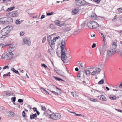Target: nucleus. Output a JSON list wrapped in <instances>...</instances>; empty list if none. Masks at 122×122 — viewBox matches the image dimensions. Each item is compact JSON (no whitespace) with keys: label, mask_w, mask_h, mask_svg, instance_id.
I'll use <instances>...</instances> for the list:
<instances>
[{"label":"nucleus","mask_w":122,"mask_h":122,"mask_svg":"<svg viewBox=\"0 0 122 122\" xmlns=\"http://www.w3.org/2000/svg\"><path fill=\"white\" fill-rule=\"evenodd\" d=\"M66 49L65 46H61V60L64 63L66 62V60L67 59V57L65 51Z\"/></svg>","instance_id":"obj_1"},{"label":"nucleus","mask_w":122,"mask_h":122,"mask_svg":"<svg viewBox=\"0 0 122 122\" xmlns=\"http://www.w3.org/2000/svg\"><path fill=\"white\" fill-rule=\"evenodd\" d=\"M66 25V27L62 30V32H61V37L64 36L66 35L65 32H67L70 31L73 28V25L70 24L69 25H67V24L64 25Z\"/></svg>","instance_id":"obj_2"},{"label":"nucleus","mask_w":122,"mask_h":122,"mask_svg":"<svg viewBox=\"0 0 122 122\" xmlns=\"http://www.w3.org/2000/svg\"><path fill=\"white\" fill-rule=\"evenodd\" d=\"M112 48H111V50L107 51V54L108 55L111 56L113 53L115 52L116 51V50L117 47V44L115 42H113L112 44Z\"/></svg>","instance_id":"obj_3"},{"label":"nucleus","mask_w":122,"mask_h":122,"mask_svg":"<svg viewBox=\"0 0 122 122\" xmlns=\"http://www.w3.org/2000/svg\"><path fill=\"white\" fill-rule=\"evenodd\" d=\"M13 28V27L11 26H7L5 28L3 29L1 32V35L4 36H8V34L10 32V30L9 28Z\"/></svg>","instance_id":"obj_4"},{"label":"nucleus","mask_w":122,"mask_h":122,"mask_svg":"<svg viewBox=\"0 0 122 122\" xmlns=\"http://www.w3.org/2000/svg\"><path fill=\"white\" fill-rule=\"evenodd\" d=\"M50 117L51 119L57 120L60 118L61 115L58 113H53L50 115Z\"/></svg>","instance_id":"obj_5"},{"label":"nucleus","mask_w":122,"mask_h":122,"mask_svg":"<svg viewBox=\"0 0 122 122\" xmlns=\"http://www.w3.org/2000/svg\"><path fill=\"white\" fill-rule=\"evenodd\" d=\"M23 44L30 46L31 44V40L29 38L26 37H24L23 38Z\"/></svg>","instance_id":"obj_6"},{"label":"nucleus","mask_w":122,"mask_h":122,"mask_svg":"<svg viewBox=\"0 0 122 122\" xmlns=\"http://www.w3.org/2000/svg\"><path fill=\"white\" fill-rule=\"evenodd\" d=\"M58 47L56 50V52L57 56L59 57H61V43L57 44Z\"/></svg>","instance_id":"obj_7"},{"label":"nucleus","mask_w":122,"mask_h":122,"mask_svg":"<svg viewBox=\"0 0 122 122\" xmlns=\"http://www.w3.org/2000/svg\"><path fill=\"white\" fill-rule=\"evenodd\" d=\"M85 1L84 0H75V3L79 6H84L85 5Z\"/></svg>","instance_id":"obj_8"},{"label":"nucleus","mask_w":122,"mask_h":122,"mask_svg":"<svg viewBox=\"0 0 122 122\" xmlns=\"http://www.w3.org/2000/svg\"><path fill=\"white\" fill-rule=\"evenodd\" d=\"M51 37L50 35L48 37L47 39L50 46L51 47L54 46V43L53 40L51 39Z\"/></svg>","instance_id":"obj_9"},{"label":"nucleus","mask_w":122,"mask_h":122,"mask_svg":"<svg viewBox=\"0 0 122 122\" xmlns=\"http://www.w3.org/2000/svg\"><path fill=\"white\" fill-rule=\"evenodd\" d=\"M17 12L16 11H14L8 13L7 16H9L12 17H15L17 15Z\"/></svg>","instance_id":"obj_10"},{"label":"nucleus","mask_w":122,"mask_h":122,"mask_svg":"<svg viewBox=\"0 0 122 122\" xmlns=\"http://www.w3.org/2000/svg\"><path fill=\"white\" fill-rule=\"evenodd\" d=\"M71 18H70L66 21L61 22V26L64 25L65 24H67H67H69V25L70 24L72 25V24H71L72 23V21L69 20V19Z\"/></svg>","instance_id":"obj_11"},{"label":"nucleus","mask_w":122,"mask_h":122,"mask_svg":"<svg viewBox=\"0 0 122 122\" xmlns=\"http://www.w3.org/2000/svg\"><path fill=\"white\" fill-rule=\"evenodd\" d=\"M6 57L7 59H11L13 56V54L12 52H9L6 54Z\"/></svg>","instance_id":"obj_12"},{"label":"nucleus","mask_w":122,"mask_h":122,"mask_svg":"<svg viewBox=\"0 0 122 122\" xmlns=\"http://www.w3.org/2000/svg\"><path fill=\"white\" fill-rule=\"evenodd\" d=\"M95 22L94 21H89L87 24V26L89 28L91 29H94V25H92V24Z\"/></svg>","instance_id":"obj_13"},{"label":"nucleus","mask_w":122,"mask_h":122,"mask_svg":"<svg viewBox=\"0 0 122 122\" xmlns=\"http://www.w3.org/2000/svg\"><path fill=\"white\" fill-rule=\"evenodd\" d=\"M0 23L5 24H7V19L6 17H4L0 19Z\"/></svg>","instance_id":"obj_14"},{"label":"nucleus","mask_w":122,"mask_h":122,"mask_svg":"<svg viewBox=\"0 0 122 122\" xmlns=\"http://www.w3.org/2000/svg\"><path fill=\"white\" fill-rule=\"evenodd\" d=\"M7 114L9 117H12L14 115L15 113L13 111H10L7 113Z\"/></svg>","instance_id":"obj_15"},{"label":"nucleus","mask_w":122,"mask_h":122,"mask_svg":"<svg viewBox=\"0 0 122 122\" xmlns=\"http://www.w3.org/2000/svg\"><path fill=\"white\" fill-rule=\"evenodd\" d=\"M5 95L10 96L13 95V93L9 91H5L4 92Z\"/></svg>","instance_id":"obj_16"},{"label":"nucleus","mask_w":122,"mask_h":122,"mask_svg":"<svg viewBox=\"0 0 122 122\" xmlns=\"http://www.w3.org/2000/svg\"><path fill=\"white\" fill-rule=\"evenodd\" d=\"M6 109L3 106H1L0 107V111L1 112H5L6 111Z\"/></svg>","instance_id":"obj_17"},{"label":"nucleus","mask_w":122,"mask_h":122,"mask_svg":"<svg viewBox=\"0 0 122 122\" xmlns=\"http://www.w3.org/2000/svg\"><path fill=\"white\" fill-rule=\"evenodd\" d=\"M7 24L11 23L13 21V19L11 18H6Z\"/></svg>","instance_id":"obj_18"},{"label":"nucleus","mask_w":122,"mask_h":122,"mask_svg":"<svg viewBox=\"0 0 122 122\" xmlns=\"http://www.w3.org/2000/svg\"><path fill=\"white\" fill-rule=\"evenodd\" d=\"M100 97L99 99L103 101H106L107 100L105 96L103 95H102L101 96H99L98 97Z\"/></svg>","instance_id":"obj_19"},{"label":"nucleus","mask_w":122,"mask_h":122,"mask_svg":"<svg viewBox=\"0 0 122 122\" xmlns=\"http://www.w3.org/2000/svg\"><path fill=\"white\" fill-rule=\"evenodd\" d=\"M60 22L58 20H56L54 21V23L57 25L61 27V24H60Z\"/></svg>","instance_id":"obj_20"},{"label":"nucleus","mask_w":122,"mask_h":122,"mask_svg":"<svg viewBox=\"0 0 122 122\" xmlns=\"http://www.w3.org/2000/svg\"><path fill=\"white\" fill-rule=\"evenodd\" d=\"M79 10L77 8L73 9L72 10V12L75 14H76L79 12Z\"/></svg>","instance_id":"obj_21"},{"label":"nucleus","mask_w":122,"mask_h":122,"mask_svg":"<svg viewBox=\"0 0 122 122\" xmlns=\"http://www.w3.org/2000/svg\"><path fill=\"white\" fill-rule=\"evenodd\" d=\"M37 116V115L36 113H35L33 115H30V119H34Z\"/></svg>","instance_id":"obj_22"},{"label":"nucleus","mask_w":122,"mask_h":122,"mask_svg":"<svg viewBox=\"0 0 122 122\" xmlns=\"http://www.w3.org/2000/svg\"><path fill=\"white\" fill-rule=\"evenodd\" d=\"M117 92L119 93V96H117V97L118 98L121 97H122V95L120 94L121 93L122 94V90H117Z\"/></svg>","instance_id":"obj_23"},{"label":"nucleus","mask_w":122,"mask_h":122,"mask_svg":"<svg viewBox=\"0 0 122 122\" xmlns=\"http://www.w3.org/2000/svg\"><path fill=\"white\" fill-rule=\"evenodd\" d=\"M15 49L14 46L12 45L10 46L9 47L8 50L10 51H13Z\"/></svg>","instance_id":"obj_24"},{"label":"nucleus","mask_w":122,"mask_h":122,"mask_svg":"<svg viewBox=\"0 0 122 122\" xmlns=\"http://www.w3.org/2000/svg\"><path fill=\"white\" fill-rule=\"evenodd\" d=\"M66 41V40L65 39H62V40H61V46L62 45V46H65V41Z\"/></svg>","instance_id":"obj_25"},{"label":"nucleus","mask_w":122,"mask_h":122,"mask_svg":"<svg viewBox=\"0 0 122 122\" xmlns=\"http://www.w3.org/2000/svg\"><path fill=\"white\" fill-rule=\"evenodd\" d=\"M11 70L13 72H15L17 74L20 75V74L18 71H17L14 68H12L11 69Z\"/></svg>","instance_id":"obj_26"},{"label":"nucleus","mask_w":122,"mask_h":122,"mask_svg":"<svg viewBox=\"0 0 122 122\" xmlns=\"http://www.w3.org/2000/svg\"><path fill=\"white\" fill-rule=\"evenodd\" d=\"M91 17L92 19H95L97 18V16L96 14H94L91 16Z\"/></svg>","instance_id":"obj_27"},{"label":"nucleus","mask_w":122,"mask_h":122,"mask_svg":"<svg viewBox=\"0 0 122 122\" xmlns=\"http://www.w3.org/2000/svg\"><path fill=\"white\" fill-rule=\"evenodd\" d=\"M15 7L13 6L10 8H8L6 10L7 11H10L12 10Z\"/></svg>","instance_id":"obj_28"},{"label":"nucleus","mask_w":122,"mask_h":122,"mask_svg":"<svg viewBox=\"0 0 122 122\" xmlns=\"http://www.w3.org/2000/svg\"><path fill=\"white\" fill-rule=\"evenodd\" d=\"M71 93L72 95L75 97H78V95L75 92H72Z\"/></svg>","instance_id":"obj_29"},{"label":"nucleus","mask_w":122,"mask_h":122,"mask_svg":"<svg viewBox=\"0 0 122 122\" xmlns=\"http://www.w3.org/2000/svg\"><path fill=\"white\" fill-rule=\"evenodd\" d=\"M10 73L9 72L7 74H5L3 75V77L4 78L5 77L7 76H10Z\"/></svg>","instance_id":"obj_30"},{"label":"nucleus","mask_w":122,"mask_h":122,"mask_svg":"<svg viewBox=\"0 0 122 122\" xmlns=\"http://www.w3.org/2000/svg\"><path fill=\"white\" fill-rule=\"evenodd\" d=\"M104 83V79H103L101 80L98 83V84L99 85L102 84H103Z\"/></svg>","instance_id":"obj_31"},{"label":"nucleus","mask_w":122,"mask_h":122,"mask_svg":"<svg viewBox=\"0 0 122 122\" xmlns=\"http://www.w3.org/2000/svg\"><path fill=\"white\" fill-rule=\"evenodd\" d=\"M109 97L110 99L112 100H115L116 98V97L115 96H109Z\"/></svg>","instance_id":"obj_32"},{"label":"nucleus","mask_w":122,"mask_h":122,"mask_svg":"<svg viewBox=\"0 0 122 122\" xmlns=\"http://www.w3.org/2000/svg\"><path fill=\"white\" fill-rule=\"evenodd\" d=\"M50 27L52 29H54L56 27L54 25L51 24L50 25Z\"/></svg>","instance_id":"obj_33"},{"label":"nucleus","mask_w":122,"mask_h":122,"mask_svg":"<svg viewBox=\"0 0 122 122\" xmlns=\"http://www.w3.org/2000/svg\"><path fill=\"white\" fill-rule=\"evenodd\" d=\"M81 72L82 71H79V72L77 76V77H80L81 76Z\"/></svg>","instance_id":"obj_34"},{"label":"nucleus","mask_w":122,"mask_h":122,"mask_svg":"<svg viewBox=\"0 0 122 122\" xmlns=\"http://www.w3.org/2000/svg\"><path fill=\"white\" fill-rule=\"evenodd\" d=\"M101 71V70L100 68H96V69L95 71L97 72V73L98 74V73Z\"/></svg>","instance_id":"obj_35"},{"label":"nucleus","mask_w":122,"mask_h":122,"mask_svg":"<svg viewBox=\"0 0 122 122\" xmlns=\"http://www.w3.org/2000/svg\"><path fill=\"white\" fill-rule=\"evenodd\" d=\"M16 97H14L11 98V101L12 102H14L16 101Z\"/></svg>","instance_id":"obj_36"},{"label":"nucleus","mask_w":122,"mask_h":122,"mask_svg":"<svg viewBox=\"0 0 122 122\" xmlns=\"http://www.w3.org/2000/svg\"><path fill=\"white\" fill-rule=\"evenodd\" d=\"M85 72L87 75H89L90 73V71L89 70H86L85 71Z\"/></svg>","instance_id":"obj_37"},{"label":"nucleus","mask_w":122,"mask_h":122,"mask_svg":"<svg viewBox=\"0 0 122 122\" xmlns=\"http://www.w3.org/2000/svg\"><path fill=\"white\" fill-rule=\"evenodd\" d=\"M105 51V50L103 48L100 49V54L101 55Z\"/></svg>","instance_id":"obj_38"},{"label":"nucleus","mask_w":122,"mask_h":122,"mask_svg":"<svg viewBox=\"0 0 122 122\" xmlns=\"http://www.w3.org/2000/svg\"><path fill=\"white\" fill-rule=\"evenodd\" d=\"M117 15H115L114 18L112 19V21H117Z\"/></svg>","instance_id":"obj_39"},{"label":"nucleus","mask_w":122,"mask_h":122,"mask_svg":"<svg viewBox=\"0 0 122 122\" xmlns=\"http://www.w3.org/2000/svg\"><path fill=\"white\" fill-rule=\"evenodd\" d=\"M22 115L23 117H25V118H27V116H26L25 113L24 111H23L22 113Z\"/></svg>","instance_id":"obj_40"},{"label":"nucleus","mask_w":122,"mask_h":122,"mask_svg":"<svg viewBox=\"0 0 122 122\" xmlns=\"http://www.w3.org/2000/svg\"><path fill=\"white\" fill-rule=\"evenodd\" d=\"M85 5H88L89 6H91L92 5V4L90 3H89L87 2H86L85 1Z\"/></svg>","instance_id":"obj_41"},{"label":"nucleus","mask_w":122,"mask_h":122,"mask_svg":"<svg viewBox=\"0 0 122 122\" xmlns=\"http://www.w3.org/2000/svg\"><path fill=\"white\" fill-rule=\"evenodd\" d=\"M61 77L63 78H66L64 72H61Z\"/></svg>","instance_id":"obj_42"},{"label":"nucleus","mask_w":122,"mask_h":122,"mask_svg":"<svg viewBox=\"0 0 122 122\" xmlns=\"http://www.w3.org/2000/svg\"><path fill=\"white\" fill-rule=\"evenodd\" d=\"M52 50L51 49H49L48 50V52L51 55L52 54Z\"/></svg>","instance_id":"obj_43"},{"label":"nucleus","mask_w":122,"mask_h":122,"mask_svg":"<svg viewBox=\"0 0 122 122\" xmlns=\"http://www.w3.org/2000/svg\"><path fill=\"white\" fill-rule=\"evenodd\" d=\"M59 36H57L56 37H54L53 39V40L54 41V42L55 41H56L59 38Z\"/></svg>","instance_id":"obj_44"},{"label":"nucleus","mask_w":122,"mask_h":122,"mask_svg":"<svg viewBox=\"0 0 122 122\" xmlns=\"http://www.w3.org/2000/svg\"><path fill=\"white\" fill-rule=\"evenodd\" d=\"M92 74L93 76L97 75V72H96L95 71H93L92 73Z\"/></svg>","instance_id":"obj_45"},{"label":"nucleus","mask_w":122,"mask_h":122,"mask_svg":"<svg viewBox=\"0 0 122 122\" xmlns=\"http://www.w3.org/2000/svg\"><path fill=\"white\" fill-rule=\"evenodd\" d=\"M42 110H43L44 111H46V109L45 107L44 106L42 105L41 106Z\"/></svg>","instance_id":"obj_46"},{"label":"nucleus","mask_w":122,"mask_h":122,"mask_svg":"<svg viewBox=\"0 0 122 122\" xmlns=\"http://www.w3.org/2000/svg\"><path fill=\"white\" fill-rule=\"evenodd\" d=\"M50 91L51 92H52L53 94H54L56 95H58V93L56 92H55L54 91L50 90Z\"/></svg>","instance_id":"obj_47"},{"label":"nucleus","mask_w":122,"mask_h":122,"mask_svg":"<svg viewBox=\"0 0 122 122\" xmlns=\"http://www.w3.org/2000/svg\"><path fill=\"white\" fill-rule=\"evenodd\" d=\"M54 13V12H51V13H47V16H50L53 15Z\"/></svg>","instance_id":"obj_48"},{"label":"nucleus","mask_w":122,"mask_h":122,"mask_svg":"<svg viewBox=\"0 0 122 122\" xmlns=\"http://www.w3.org/2000/svg\"><path fill=\"white\" fill-rule=\"evenodd\" d=\"M54 77L55 78V79L56 80L58 81L61 80V78H60L56 77L55 76H54Z\"/></svg>","instance_id":"obj_49"},{"label":"nucleus","mask_w":122,"mask_h":122,"mask_svg":"<svg viewBox=\"0 0 122 122\" xmlns=\"http://www.w3.org/2000/svg\"><path fill=\"white\" fill-rule=\"evenodd\" d=\"M96 26H94V29H96L99 26V25L96 22Z\"/></svg>","instance_id":"obj_50"},{"label":"nucleus","mask_w":122,"mask_h":122,"mask_svg":"<svg viewBox=\"0 0 122 122\" xmlns=\"http://www.w3.org/2000/svg\"><path fill=\"white\" fill-rule=\"evenodd\" d=\"M23 100L21 99H19L18 100V101L19 103H21L23 102Z\"/></svg>","instance_id":"obj_51"},{"label":"nucleus","mask_w":122,"mask_h":122,"mask_svg":"<svg viewBox=\"0 0 122 122\" xmlns=\"http://www.w3.org/2000/svg\"><path fill=\"white\" fill-rule=\"evenodd\" d=\"M5 53H3L2 55L1 58L2 59H4L5 58Z\"/></svg>","instance_id":"obj_52"},{"label":"nucleus","mask_w":122,"mask_h":122,"mask_svg":"<svg viewBox=\"0 0 122 122\" xmlns=\"http://www.w3.org/2000/svg\"><path fill=\"white\" fill-rule=\"evenodd\" d=\"M46 40V37H44L43 38V40L42 41V42L43 43L45 42V41Z\"/></svg>","instance_id":"obj_53"},{"label":"nucleus","mask_w":122,"mask_h":122,"mask_svg":"<svg viewBox=\"0 0 122 122\" xmlns=\"http://www.w3.org/2000/svg\"><path fill=\"white\" fill-rule=\"evenodd\" d=\"M56 72L58 74L60 75H61V71L60 70H57Z\"/></svg>","instance_id":"obj_54"},{"label":"nucleus","mask_w":122,"mask_h":122,"mask_svg":"<svg viewBox=\"0 0 122 122\" xmlns=\"http://www.w3.org/2000/svg\"><path fill=\"white\" fill-rule=\"evenodd\" d=\"M94 1L97 3V4H99L100 2V0H93Z\"/></svg>","instance_id":"obj_55"},{"label":"nucleus","mask_w":122,"mask_h":122,"mask_svg":"<svg viewBox=\"0 0 122 122\" xmlns=\"http://www.w3.org/2000/svg\"><path fill=\"white\" fill-rule=\"evenodd\" d=\"M118 11L119 13H121L122 12V9L120 8L118 9Z\"/></svg>","instance_id":"obj_56"},{"label":"nucleus","mask_w":122,"mask_h":122,"mask_svg":"<svg viewBox=\"0 0 122 122\" xmlns=\"http://www.w3.org/2000/svg\"><path fill=\"white\" fill-rule=\"evenodd\" d=\"M15 23L16 24H20V22L19 20H17L15 21Z\"/></svg>","instance_id":"obj_57"},{"label":"nucleus","mask_w":122,"mask_h":122,"mask_svg":"<svg viewBox=\"0 0 122 122\" xmlns=\"http://www.w3.org/2000/svg\"><path fill=\"white\" fill-rule=\"evenodd\" d=\"M25 34V33L24 32H20V35L21 36H23Z\"/></svg>","instance_id":"obj_58"},{"label":"nucleus","mask_w":122,"mask_h":122,"mask_svg":"<svg viewBox=\"0 0 122 122\" xmlns=\"http://www.w3.org/2000/svg\"><path fill=\"white\" fill-rule=\"evenodd\" d=\"M40 89L41 90V91L43 92H44L45 91H46V90L43 87H41L40 88Z\"/></svg>","instance_id":"obj_59"},{"label":"nucleus","mask_w":122,"mask_h":122,"mask_svg":"<svg viewBox=\"0 0 122 122\" xmlns=\"http://www.w3.org/2000/svg\"><path fill=\"white\" fill-rule=\"evenodd\" d=\"M91 101H93L94 102H96L97 101V100L96 99H93L92 98H91Z\"/></svg>","instance_id":"obj_60"},{"label":"nucleus","mask_w":122,"mask_h":122,"mask_svg":"<svg viewBox=\"0 0 122 122\" xmlns=\"http://www.w3.org/2000/svg\"><path fill=\"white\" fill-rule=\"evenodd\" d=\"M41 66L42 67L45 68L47 67V66L44 64H42Z\"/></svg>","instance_id":"obj_61"},{"label":"nucleus","mask_w":122,"mask_h":122,"mask_svg":"<svg viewBox=\"0 0 122 122\" xmlns=\"http://www.w3.org/2000/svg\"><path fill=\"white\" fill-rule=\"evenodd\" d=\"M96 44L95 43H94L92 45V47L93 48H94L96 47Z\"/></svg>","instance_id":"obj_62"},{"label":"nucleus","mask_w":122,"mask_h":122,"mask_svg":"<svg viewBox=\"0 0 122 122\" xmlns=\"http://www.w3.org/2000/svg\"><path fill=\"white\" fill-rule=\"evenodd\" d=\"M101 34L102 37H103V39L104 41H105L104 39H105V37L104 36V35L103 34H102V33H101Z\"/></svg>","instance_id":"obj_63"},{"label":"nucleus","mask_w":122,"mask_h":122,"mask_svg":"<svg viewBox=\"0 0 122 122\" xmlns=\"http://www.w3.org/2000/svg\"><path fill=\"white\" fill-rule=\"evenodd\" d=\"M119 18L120 20L122 21V15H121L120 16Z\"/></svg>","instance_id":"obj_64"}]
</instances>
